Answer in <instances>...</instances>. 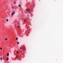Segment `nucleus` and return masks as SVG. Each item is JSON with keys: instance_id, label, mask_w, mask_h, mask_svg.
<instances>
[{"instance_id": "39448f33", "label": "nucleus", "mask_w": 63, "mask_h": 63, "mask_svg": "<svg viewBox=\"0 0 63 63\" xmlns=\"http://www.w3.org/2000/svg\"><path fill=\"white\" fill-rule=\"evenodd\" d=\"M0 59L1 60H2V58H0Z\"/></svg>"}, {"instance_id": "20e7f679", "label": "nucleus", "mask_w": 63, "mask_h": 63, "mask_svg": "<svg viewBox=\"0 0 63 63\" xmlns=\"http://www.w3.org/2000/svg\"><path fill=\"white\" fill-rule=\"evenodd\" d=\"M7 60H9V58L7 57Z\"/></svg>"}, {"instance_id": "2eb2a0df", "label": "nucleus", "mask_w": 63, "mask_h": 63, "mask_svg": "<svg viewBox=\"0 0 63 63\" xmlns=\"http://www.w3.org/2000/svg\"><path fill=\"white\" fill-rule=\"evenodd\" d=\"M18 6H19V7H20V5H19Z\"/></svg>"}, {"instance_id": "6ab92c4d", "label": "nucleus", "mask_w": 63, "mask_h": 63, "mask_svg": "<svg viewBox=\"0 0 63 63\" xmlns=\"http://www.w3.org/2000/svg\"><path fill=\"white\" fill-rule=\"evenodd\" d=\"M18 24L19 25V24Z\"/></svg>"}, {"instance_id": "dca6fc26", "label": "nucleus", "mask_w": 63, "mask_h": 63, "mask_svg": "<svg viewBox=\"0 0 63 63\" xmlns=\"http://www.w3.org/2000/svg\"><path fill=\"white\" fill-rule=\"evenodd\" d=\"M20 49H22V48L21 47H20Z\"/></svg>"}, {"instance_id": "f8f14e48", "label": "nucleus", "mask_w": 63, "mask_h": 63, "mask_svg": "<svg viewBox=\"0 0 63 63\" xmlns=\"http://www.w3.org/2000/svg\"><path fill=\"white\" fill-rule=\"evenodd\" d=\"M5 40H7V38H5Z\"/></svg>"}, {"instance_id": "4468645a", "label": "nucleus", "mask_w": 63, "mask_h": 63, "mask_svg": "<svg viewBox=\"0 0 63 63\" xmlns=\"http://www.w3.org/2000/svg\"><path fill=\"white\" fill-rule=\"evenodd\" d=\"M16 2H14V4H16Z\"/></svg>"}, {"instance_id": "9b49d317", "label": "nucleus", "mask_w": 63, "mask_h": 63, "mask_svg": "<svg viewBox=\"0 0 63 63\" xmlns=\"http://www.w3.org/2000/svg\"><path fill=\"white\" fill-rule=\"evenodd\" d=\"M27 20H25V22H26V21Z\"/></svg>"}, {"instance_id": "423d86ee", "label": "nucleus", "mask_w": 63, "mask_h": 63, "mask_svg": "<svg viewBox=\"0 0 63 63\" xmlns=\"http://www.w3.org/2000/svg\"><path fill=\"white\" fill-rule=\"evenodd\" d=\"M6 21L7 22H8V21H9L8 19H6Z\"/></svg>"}, {"instance_id": "0eeeda50", "label": "nucleus", "mask_w": 63, "mask_h": 63, "mask_svg": "<svg viewBox=\"0 0 63 63\" xmlns=\"http://www.w3.org/2000/svg\"><path fill=\"white\" fill-rule=\"evenodd\" d=\"M18 57V56L17 55L16 56V58H17Z\"/></svg>"}, {"instance_id": "f257e3e1", "label": "nucleus", "mask_w": 63, "mask_h": 63, "mask_svg": "<svg viewBox=\"0 0 63 63\" xmlns=\"http://www.w3.org/2000/svg\"><path fill=\"white\" fill-rule=\"evenodd\" d=\"M15 13V12H13L12 14V16H13L14 14Z\"/></svg>"}, {"instance_id": "6e6552de", "label": "nucleus", "mask_w": 63, "mask_h": 63, "mask_svg": "<svg viewBox=\"0 0 63 63\" xmlns=\"http://www.w3.org/2000/svg\"><path fill=\"white\" fill-rule=\"evenodd\" d=\"M0 49H1V50H2V47H0Z\"/></svg>"}, {"instance_id": "1a4fd4ad", "label": "nucleus", "mask_w": 63, "mask_h": 63, "mask_svg": "<svg viewBox=\"0 0 63 63\" xmlns=\"http://www.w3.org/2000/svg\"><path fill=\"white\" fill-rule=\"evenodd\" d=\"M18 38H17L16 39V40H18Z\"/></svg>"}, {"instance_id": "7ed1b4c3", "label": "nucleus", "mask_w": 63, "mask_h": 63, "mask_svg": "<svg viewBox=\"0 0 63 63\" xmlns=\"http://www.w3.org/2000/svg\"><path fill=\"white\" fill-rule=\"evenodd\" d=\"M7 56H9V54H7Z\"/></svg>"}, {"instance_id": "f03ea898", "label": "nucleus", "mask_w": 63, "mask_h": 63, "mask_svg": "<svg viewBox=\"0 0 63 63\" xmlns=\"http://www.w3.org/2000/svg\"><path fill=\"white\" fill-rule=\"evenodd\" d=\"M26 11H28V12H29L30 11V9H26Z\"/></svg>"}, {"instance_id": "9d476101", "label": "nucleus", "mask_w": 63, "mask_h": 63, "mask_svg": "<svg viewBox=\"0 0 63 63\" xmlns=\"http://www.w3.org/2000/svg\"><path fill=\"white\" fill-rule=\"evenodd\" d=\"M17 44H19V42H17Z\"/></svg>"}, {"instance_id": "f3484780", "label": "nucleus", "mask_w": 63, "mask_h": 63, "mask_svg": "<svg viewBox=\"0 0 63 63\" xmlns=\"http://www.w3.org/2000/svg\"><path fill=\"white\" fill-rule=\"evenodd\" d=\"M16 53H18V52H16Z\"/></svg>"}, {"instance_id": "ddd939ff", "label": "nucleus", "mask_w": 63, "mask_h": 63, "mask_svg": "<svg viewBox=\"0 0 63 63\" xmlns=\"http://www.w3.org/2000/svg\"><path fill=\"white\" fill-rule=\"evenodd\" d=\"M18 28H19V27H20V26H18Z\"/></svg>"}, {"instance_id": "a211bd4d", "label": "nucleus", "mask_w": 63, "mask_h": 63, "mask_svg": "<svg viewBox=\"0 0 63 63\" xmlns=\"http://www.w3.org/2000/svg\"><path fill=\"white\" fill-rule=\"evenodd\" d=\"M13 9H14V7H13Z\"/></svg>"}]
</instances>
